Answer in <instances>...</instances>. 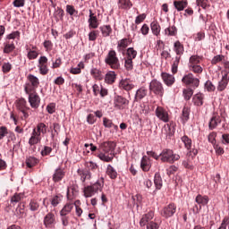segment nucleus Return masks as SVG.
<instances>
[{
    "instance_id": "18",
    "label": "nucleus",
    "mask_w": 229,
    "mask_h": 229,
    "mask_svg": "<svg viewBox=\"0 0 229 229\" xmlns=\"http://www.w3.org/2000/svg\"><path fill=\"white\" fill-rule=\"evenodd\" d=\"M80 191V187L78 184L72 182L67 189V199H74L76 196H78V192Z\"/></svg>"
},
{
    "instance_id": "49",
    "label": "nucleus",
    "mask_w": 229,
    "mask_h": 229,
    "mask_svg": "<svg viewBox=\"0 0 229 229\" xmlns=\"http://www.w3.org/2000/svg\"><path fill=\"white\" fill-rule=\"evenodd\" d=\"M66 13H68L71 17H78V10L74 8V5L67 4Z\"/></svg>"
},
{
    "instance_id": "3",
    "label": "nucleus",
    "mask_w": 229,
    "mask_h": 229,
    "mask_svg": "<svg viewBox=\"0 0 229 229\" xmlns=\"http://www.w3.org/2000/svg\"><path fill=\"white\" fill-rule=\"evenodd\" d=\"M105 64L114 71L121 69V62L119 61V57H117V52L115 50H109L105 58Z\"/></svg>"
},
{
    "instance_id": "21",
    "label": "nucleus",
    "mask_w": 229,
    "mask_h": 229,
    "mask_svg": "<svg viewBox=\"0 0 229 229\" xmlns=\"http://www.w3.org/2000/svg\"><path fill=\"white\" fill-rule=\"evenodd\" d=\"M148 96V89L146 87H141L137 89L135 97H134V103H139V101H142L144 98Z\"/></svg>"
},
{
    "instance_id": "44",
    "label": "nucleus",
    "mask_w": 229,
    "mask_h": 229,
    "mask_svg": "<svg viewBox=\"0 0 229 229\" xmlns=\"http://www.w3.org/2000/svg\"><path fill=\"white\" fill-rule=\"evenodd\" d=\"M130 46V38H123L118 41L117 49L118 51L124 50Z\"/></svg>"
},
{
    "instance_id": "11",
    "label": "nucleus",
    "mask_w": 229,
    "mask_h": 229,
    "mask_svg": "<svg viewBox=\"0 0 229 229\" xmlns=\"http://www.w3.org/2000/svg\"><path fill=\"white\" fill-rule=\"evenodd\" d=\"M182 83L184 85H189L190 87H199V79L194 77V74L188 73L185 74L182 79Z\"/></svg>"
},
{
    "instance_id": "59",
    "label": "nucleus",
    "mask_w": 229,
    "mask_h": 229,
    "mask_svg": "<svg viewBox=\"0 0 229 229\" xmlns=\"http://www.w3.org/2000/svg\"><path fill=\"white\" fill-rule=\"evenodd\" d=\"M9 130L6 126H1L0 127V140H3L4 137H6L9 133Z\"/></svg>"
},
{
    "instance_id": "39",
    "label": "nucleus",
    "mask_w": 229,
    "mask_h": 229,
    "mask_svg": "<svg viewBox=\"0 0 229 229\" xmlns=\"http://www.w3.org/2000/svg\"><path fill=\"white\" fill-rule=\"evenodd\" d=\"M154 183L156 186V189L157 191H160L163 186V181H162V176L160 175V173H156L154 176Z\"/></svg>"
},
{
    "instance_id": "16",
    "label": "nucleus",
    "mask_w": 229,
    "mask_h": 229,
    "mask_svg": "<svg viewBox=\"0 0 229 229\" xmlns=\"http://www.w3.org/2000/svg\"><path fill=\"white\" fill-rule=\"evenodd\" d=\"M38 68L39 72L42 74V76H46L47 72H49V69L47 68V57L41 56L38 59Z\"/></svg>"
},
{
    "instance_id": "10",
    "label": "nucleus",
    "mask_w": 229,
    "mask_h": 229,
    "mask_svg": "<svg viewBox=\"0 0 229 229\" xmlns=\"http://www.w3.org/2000/svg\"><path fill=\"white\" fill-rule=\"evenodd\" d=\"M177 208L178 207L174 202L165 206L161 210L162 217H165V219H169V217H173V216L176 214Z\"/></svg>"
},
{
    "instance_id": "19",
    "label": "nucleus",
    "mask_w": 229,
    "mask_h": 229,
    "mask_svg": "<svg viewBox=\"0 0 229 229\" xmlns=\"http://www.w3.org/2000/svg\"><path fill=\"white\" fill-rule=\"evenodd\" d=\"M88 22L89 30H98V28H99V21L98 20V16H95L94 13H92V10L90 9Z\"/></svg>"
},
{
    "instance_id": "48",
    "label": "nucleus",
    "mask_w": 229,
    "mask_h": 229,
    "mask_svg": "<svg viewBox=\"0 0 229 229\" xmlns=\"http://www.w3.org/2000/svg\"><path fill=\"white\" fill-rule=\"evenodd\" d=\"M180 60H182L181 56L176 55L174 61L172 64V73L176 74L178 72V65H180Z\"/></svg>"
},
{
    "instance_id": "2",
    "label": "nucleus",
    "mask_w": 229,
    "mask_h": 229,
    "mask_svg": "<svg viewBox=\"0 0 229 229\" xmlns=\"http://www.w3.org/2000/svg\"><path fill=\"white\" fill-rule=\"evenodd\" d=\"M46 133H47V125L44 123H38L32 130L30 138L29 139L30 146L39 144L42 141V135H46Z\"/></svg>"
},
{
    "instance_id": "40",
    "label": "nucleus",
    "mask_w": 229,
    "mask_h": 229,
    "mask_svg": "<svg viewBox=\"0 0 229 229\" xmlns=\"http://www.w3.org/2000/svg\"><path fill=\"white\" fill-rule=\"evenodd\" d=\"M102 37H110L112 35V27L110 25H103L99 27Z\"/></svg>"
},
{
    "instance_id": "23",
    "label": "nucleus",
    "mask_w": 229,
    "mask_h": 229,
    "mask_svg": "<svg viewBox=\"0 0 229 229\" xmlns=\"http://www.w3.org/2000/svg\"><path fill=\"white\" fill-rule=\"evenodd\" d=\"M163 135L171 139L174 135V125L173 123H166L162 129Z\"/></svg>"
},
{
    "instance_id": "31",
    "label": "nucleus",
    "mask_w": 229,
    "mask_h": 229,
    "mask_svg": "<svg viewBox=\"0 0 229 229\" xmlns=\"http://www.w3.org/2000/svg\"><path fill=\"white\" fill-rule=\"evenodd\" d=\"M140 167L142 171L145 173H148L149 169H151V164L149 163V158H148V156H143L140 162Z\"/></svg>"
},
{
    "instance_id": "38",
    "label": "nucleus",
    "mask_w": 229,
    "mask_h": 229,
    "mask_svg": "<svg viewBox=\"0 0 229 229\" xmlns=\"http://www.w3.org/2000/svg\"><path fill=\"white\" fill-rule=\"evenodd\" d=\"M106 174L109 176L111 180L117 179V171H115L114 167L112 165H108L106 168Z\"/></svg>"
},
{
    "instance_id": "24",
    "label": "nucleus",
    "mask_w": 229,
    "mask_h": 229,
    "mask_svg": "<svg viewBox=\"0 0 229 229\" xmlns=\"http://www.w3.org/2000/svg\"><path fill=\"white\" fill-rule=\"evenodd\" d=\"M218 124H221V116L217 114H214L209 120L208 128L209 130H216Z\"/></svg>"
},
{
    "instance_id": "35",
    "label": "nucleus",
    "mask_w": 229,
    "mask_h": 229,
    "mask_svg": "<svg viewBox=\"0 0 229 229\" xmlns=\"http://www.w3.org/2000/svg\"><path fill=\"white\" fill-rule=\"evenodd\" d=\"M165 35H166V37H176V35H178V29L174 25L169 26L165 29Z\"/></svg>"
},
{
    "instance_id": "20",
    "label": "nucleus",
    "mask_w": 229,
    "mask_h": 229,
    "mask_svg": "<svg viewBox=\"0 0 229 229\" xmlns=\"http://www.w3.org/2000/svg\"><path fill=\"white\" fill-rule=\"evenodd\" d=\"M161 78L165 83V85H166V87H173V85H174L176 79L174 78V75H172L170 73L167 72H162L161 73Z\"/></svg>"
},
{
    "instance_id": "7",
    "label": "nucleus",
    "mask_w": 229,
    "mask_h": 229,
    "mask_svg": "<svg viewBox=\"0 0 229 229\" xmlns=\"http://www.w3.org/2000/svg\"><path fill=\"white\" fill-rule=\"evenodd\" d=\"M199 64H201V57L199 55H191L188 64L189 70L194 74H201L203 67Z\"/></svg>"
},
{
    "instance_id": "45",
    "label": "nucleus",
    "mask_w": 229,
    "mask_h": 229,
    "mask_svg": "<svg viewBox=\"0 0 229 229\" xmlns=\"http://www.w3.org/2000/svg\"><path fill=\"white\" fill-rule=\"evenodd\" d=\"M25 164H26L27 167L31 169V167H35V165H37V164H38V160L37 159V157H27Z\"/></svg>"
},
{
    "instance_id": "51",
    "label": "nucleus",
    "mask_w": 229,
    "mask_h": 229,
    "mask_svg": "<svg viewBox=\"0 0 229 229\" xmlns=\"http://www.w3.org/2000/svg\"><path fill=\"white\" fill-rule=\"evenodd\" d=\"M90 74L95 78V80H103V72L100 70L93 68L90 71Z\"/></svg>"
},
{
    "instance_id": "29",
    "label": "nucleus",
    "mask_w": 229,
    "mask_h": 229,
    "mask_svg": "<svg viewBox=\"0 0 229 229\" xmlns=\"http://www.w3.org/2000/svg\"><path fill=\"white\" fill-rule=\"evenodd\" d=\"M90 186L93 188L95 192H98V191L99 192H103V187H105V178L101 177L96 182L90 184Z\"/></svg>"
},
{
    "instance_id": "34",
    "label": "nucleus",
    "mask_w": 229,
    "mask_h": 229,
    "mask_svg": "<svg viewBox=\"0 0 229 229\" xmlns=\"http://www.w3.org/2000/svg\"><path fill=\"white\" fill-rule=\"evenodd\" d=\"M203 99H205V95L201 93H198L192 98V101L196 106H203Z\"/></svg>"
},
{
    "instance_id": "64",
    "label": "nucleus",
    "mask_w": 229,
    "mask_h": 229,
    "mask_svg": "<svg viewBox=\"0 0 229 229\" xmlns=\"http://www.w3.org/2000/svg\"><path fill=\"white\" fill-rule=\"evenodd\" d=\"M229 226V216H225L218 229H226Z\"/></svg>"
},
{
    "instance_id": "43",
    "label": "nucleus",
    "mask_w": 229,
    "mask_h": 229,
    "mask_svg": "<svg viewBox=\"0 0 229 229\" xmlns=\"http://www.w3.org/2000/svg\"><path fill=\"white\" fill-rule=\"evenodd\" d=\"M83 192H84L85 198H92L93 195L98 193L91 185L86 186L84 188Z\"/></svg>"
},
{
    "instance_id": "53",
    "label": "nucleus",
    "mask_w": 229,
    "mask_h": 229,
    "mask_svg": "<svg viewBox=\"0 0 229 229\" xmlns=\"http://www.w3.org/2000/svg\"><path fill=\"white\" fill-rule=\"evenodd\" d=\"M192 94H194V91L190 88L182 91V96L186 101H189L192 98Z\"/></svg>"
},
{
    "instance_id": "50",
    "label": "nucleus",
    "mask_w": 229,
    "mask_h": 229,
    "mask_svg": "<svg viewBox=\"0 0 229 229\" xmlns=\"http://www.w3.org/2000/svg\"><path fill=\"white\" fill-rule=\"evenodd\" d=\"M29 208L31 212H37V210H38V208H40V204L38 203V200L31 199L29 204Z\"/></svg>"
},
{
    "instance_id": "1",
    "label": "nucleus",
    "mask_w": 229,
    "mask_h": 229,
    "mask_svg": "<svg viewBox=\"0 0 229 229\" xmlns=\"http://www.w3.org/2000/svg\"><path fill=\"white\" fill-rule=\"evenodd\" d=\"M115 148V143L114 141H104L98 146V153L95 154V157H98L103 162H112L114 157L106 156V153L111 152Z\"/></svg>"
},
{
    "instance_id": "15",
    "label": "nucleus",
    "mask_w": 229,
    "mask_h": 229,
    "mask_svg": "<svg viewBox=\"0 0 229 229\" xmlns=\"http://www.w3.org/2000/svg\"><path fill=\"white\" fill-rule=\"evenodd\" d=\"M156 115L157 119L163 121V123H169V113L164 107L157 106L156 109Z\"/></svg>"
},
{
    "instance_id": "54",
    "label": "nucleus",
    "mask_w": 229,
    "mask_h": 229,
    "mask_svg": "<svg viewBox=\"0 0 229 229\" xmlns=\"http://www.w3.org/2000/svg\"><path fill=\"white\" fill-rule=\"evenodd\" d=\"M24 199V193H15L12 199V203H19V201H22Z\"/></svg>"
},
{
    "instance_id": "61",
    "label": "nucleus",
    "mask_w": 229,
    "mask_h": 229,
    "mask_svg": "<svg viewBox=\"0 0 229 229\" xmlns=\"http://www.w3.org/2000/svg\"><path fill=\"white\" fill-rule=\"evenodd\" d=\"M13 49H15V45L13 43H7L4 46V53H6V54L12 53Z\"/></svg>"
},
{
    "instance_id": "28",
    "label": "nucleus",
    "mask_w": 229,
    "mask_h": 229,
    "mask_svg": "<svg viewBox=\"0 0 229 229\" xmlns=\"http://www.w3.org/2000/svg\"><path fill=\"white\" fill-rule=\"evenodd\" d=\"M174 51L176 54L177 56H180L182 58V55L185 53V47H183V44L180 42V40H177L174 43Z\"/></svg>"
},
{
    "instance_id": "55",
    "label": "nucleus",
    "mask_w": 229,
    "mask_h": 229,
    "mask_svg": "<svg viewBox=\"0 0 229 229\" xmlns=\"http://www.w3.org/2000/svg\"><path fill=\"white\" fill-rule=\"evenodd\" d=\"M220 62H225V55H217L211 60L212 65H217V64H220Z\"/></svg>"
},
{
    "instance_id": "17",
    "label": "nucleus",
    "mask_w": 229,
    "mask_h": 229,
    "mask_svg": "<svg viewBox=\"0 0 229 229\" xmlns=\"http://www.w3.org/2000/svg\"><path fill=\"white\" fill-rule=\"evenodd\" d=\"M119 87L122 90L130 92V90H133V89H135V84H133V81L130 79H123L119 83Z\"/></svg>"
},
{
    "instance_id": "60",
    "label": "nucleus",
    "mask_w": 229,
    "mask_h": 229,
    "mask_svg": "<svg viewBox=\"0 0 229 229\" xmlns=\"http://www.w3.org/2000/svg\"><path fill=\"white\" fill-rule=\"evenodd\" d=\"M16 214L19 217H24V216H26V210L24 209V205L22 206H19L16 208Z\"/></svg>"
},
{
    "instance_id": "4",
    "label": "nucleus",
    "mask_w": 229,
    "mask_h": 229,
    "mask_svg": "<svg viewBox=\"0 0 229 229\" xmlns=\"http://www.w3.org/2000/svg\"><path fill=\"white\" fill-rule=\"evenodd\" d=\"M148 90L149 94H154V96H157L158 98H164V94L165 93L164 84L157 79H153L150 81Z\"/></svg>"
},
{
    "instance_id": "58",
    "label": "nucleus",
    "mask_w": 229,
    "mask_h": 229,
    "mask_svg": "<svg viewBox=\"0 0 229 229\" xmlns=\"http://www.w3.org/2000/svg\"><path fill=\"white\" fill-rule=\"evenodd\" d=\"M98 35H99V30H91L89 33V40L90 42H95V40H97Z\"/></svg>"
},
{
    "instance_id": "27",
    "label": "nucleus",
    "mask_w": 229,
    "mask_h": 229,
    "mask_svg": "<svg viewBox=\"0 0 229 229\" xmlns=\"http://www.w3.org/2000/svg\"><path fill=\"white\" fill-rule=\"evenodd\" d=\"M174 6L177 12H183L187 6H189V1L187 0H175L174 1Z\"/></svg>"
},
{
    "instance_id": "8",
    "label": "nucleus",
    "mask_w": 229,
    "mask_h": 229,
    "mask_svg": "<svg viewBox=\"0 0 229 229\" xmlns=\"http://www.w3.org/2000/svg\"><path fill=\"white\" fill-rule=\"evenodd\" d=\"M16 108L22 114V116L21 117V121H26V119L30 117V114H28L30 107H28V102L24 98L16 100Z\"/></svg>"
},
{
    "instance_id": "6",
    "label": "nucleus",
    "mask_w": 229,
    "mask_h": 229,
    "mask_svg": "<svg viewBox=\"0 0 229 229\" xmlns=\"http://www.w3.org/2000/svg\"><path fill=\"white\" fill-rule=\"evenodd\" d=\"M159 158L167 164H174L180 158V155L174 154V151L170 148H164L159 154Z\"/></svg>"
},
{
    "instance_id": "13",
    "label": "nucleus",
    "mask_w": 229,
    "mask_h": 229,
    "mask_svg": "<svg viewBox=\"0 0 229 229\" xmlns=\"http://www.w3.org/2000/svg\"><path fill=\"white\" fill-rule=\"evenodd\" d=\"M29 96V103L31 108H38L40 106V96L37 91H30V93H26Z\"/></svg>"
},
{
    "instance_id": "52",
    "label": "nucleus",
    "mask_w": 229,
    "mask_h": 229,
    "mask_svg": "<svg viewBox=\"0 0 229 229\" xmlns=\"http://www.w3.org/2000/svg\"><path fill=\"white\" fill-rule=\"evenodd\" d=\"M127 58L135 60V58H137V50L133 47H129L127 49Z\"/></svg>"
},
{
    "instance_id": "25",
    "label": "nucleus",
    "mask_w": 229,
    "mask_h": 229,
    "mask_svg": "<svg viewBox=\"0 0 229 229\" xmlns=\"http://www.w3.org/2000/svg\"><path fill=\"white\" fill-rule=\"evenodd\" d=\"M77 174L80 175L81 182H82V183H85L87 180H90V178H92V174L87 169H78Z\"/></svg>"
},
{
    "instance_id": "33",
    "label": "nucleus",
    "mask_w": 229,
    "mask_h": 229,
    "mask_svg": "<svg viewBox=\"0 0 229 229\" xmlns=\"http://www.w3.org/2000/svg\"><path fill=\"white\" fill-rule=\"evenodd\" d=\"M228 87V75L225 74L222 77V80L218 82L217 90L223 92L225 89Z\"/></svg>"
},
{
    "instance_id": "14",
    "label": "nucleus",
    "mask_w": 229,
    "mask_h": 229,
    "mask_svg": "<svg viewBox=\"0 0 229 229\" xmlns=\"http://www.w3.org/2000/svg\"><path fill=\"white\" fill-rule=\"evenodd\" d=\"M43 223L46 228H55L56 225V216H55V213H47L44 217Z\"/></svg>"
},
{
    "instance_id": "47",
    "label": "nucleus",
    "mask_w": 229,
    "mask_h": 229,
    "mask_svg": "<svg viewBox=\"0 0 229 229\" xmlns=\"http://www.w3.org/2000/svg\"><path fill=\"white\" fill-rule=\"evenodd\" d=\"M62 199H64V196H62V194L55 195L50 200L52 207H58V205L62 203Z\"/></svg>"
},
{
    "instance_id": "41",
    "label": "nucleus",
    "mask_w": 229,
    "mask_h": 229,
    "mask_svg": "<svg viewBox=\"0 0 229 229\" xmlns=\"http://www.w3.org/2000/svg\"><path fill=\"white\" fill-rule=\"evenodd\" d=\"M103 124L105 126V128H114V130H115V131H117L119 130V126L115 125L114 123V122H112V120L104 117L103 118Z\"/></svg>"
},
{
    "instance_id": "9",
    "label": "nucleus",
    "mask_w": 229,
    "mask_h": 229,
    "mask_svg": "<svg viewBox=\"0 0 229 229\" xmlns=\"http://www.w3.org/2000/svg\"><path fill=\"white\" fill-rule=\"evenodd\" d=\"M114 106L116 110H126L130 106V100L121 95H116L114 98Z\"/></svg>"
},
{
    "instance_id": "12",
    "label": "nucleus",
    "mask_w": 229,
    "mask_h": 229,
    "mask_svg": "<svg viewBox=\"0 0 229 229\" xmlns=\"http://www.w3.org/2000/svg\"><path fill=\"white\" fill-rule=\"evenodd\" d=\"M182 142H183L184 144V148L186 149H188V151H190L188 153V155H190V157H196V155H198V149L193 148L192 150H191L192 148V140H191V138H189V136L184 135L181 138Z\"/></svg>"
},
{
    "instance_id": "37",
    "label": "nucleus",
    "mask_w": 229,
    "mask_h": 229,
    "mask_svg": "<svg viewBox=\"0 0 229 229\" xmlns=\"http://www.w3.org/2000/svg\"><path fill=\"white\" fill-rule=\"evenodd\" d=\"M133 6V4L131 0H119L118 1V7L122 10H130Z\"/></svg>"
},
{
    "instance_id": "36",
    "label": "nucleus",
    "mask_w": 229,
    "mask_h": 229,
    "mask_svg": "<svg viewBox=\"0 0 229 229\" xmlns=\"http://www.w3.org/2000/svg\"><path fill=\"white\" fill-rule=\"evenodd\" d=\"M74 208V203L72 202H67L63 208L60 210L59 214H64L68 216V214H71L72 212V209Z\"/></svg>"
},
{
    "instance_id": "32",
    "label": "nucleus",
    "mask_w": 229,
    "mask_h": 229,
    "mask_svg": "<svg viewBox=\"0 0 229 229\" xmlns=\"http://www.w3.org/2000/svg\"><path fill=\"white\" fill-rule=\"evenodd\" d=\"M117 79V74H115V72H108L106 74L105 77V81L106 83H107L108 85H113V83H115V80Z\"/></svg>"
},
{
    "instance_id": "62",
    "label": "nucleus",
    "mask_w": 229,
    "mask_h": 229,
    "mask_svg": "<svg viewBox=\"0 0 229 229\" xmlns=\"http://www.w3.org/2000/svg\"><path fill=\"white\" fill-rule=\"evenodd\" d=\"M60 216H61V221H62L63 226H68L69 225V217L67 216V215H65L64 213H60Z\"/></svg>"
},
{
    "instance_id": "42",
    "label": "nucleus",
    "mask_w": 229,
    "mask_h": 229,
    "mask_svg": "<svg viewBox=\"0 0 229 229\" xmlns=\"http://www.w3.org/2000/svg\"><path fill=\"white\" fill-rule=\"evenodd\" d=\"M190 115H191V108L189 106H184L182 108V113L181 116L182 121L183 123H187V121H189L190 119Z\"/></svg>"
},
{
    "instance_id": "57",
    "label": "nucleus",
    "mask_w": 229,
    "mask_h": 229,
    "mask_svg": "<svg viewBox=\"0 0 229 229\" xmlns=\"http://www.w3.org/2000/svg\"><path fill=\"white\" fill-rule=\"evenodd\" d=\"M124 67L127 71H131L133 69V59L126 57L124 61Z\"/></svg>"
},
{
    "instance_id": "30",
    "label": "nucleus",
    "mask_w": 229,
    "mask_h": 229,
    "mask_svg": "<svg viewBox=\"0 0 229 229\" xmlns=\"http://www.w3.org/2000/svg\"><path fill=\"white\" fill-rule=\"evenodd\" d=\"M64 176H65V172H64L62 168H57L53 174V182H55V183L58 182H62Z\"/></svg>"
},
{
    "instance_id": "56",
    "label": "nucleus",
    "mask_w": 229,
    "mask_h": 229,
    "mask_svg": "<svg viewBox=\"0 0 229 229\" xmlns=\"http://www.w3.org/2000/svg\"><path fill=\"white\" fill-rule=\"evenodd\" d=\"M197 6H200V8H203V10H206L210 6V4H208V0H196Z\"/></svg>"
},
{
    "instance_id": "63",
    "label": "nucleus",
    "mask_w": 229,
    "mask_h": 229,
    "mask_svg": "<svg viewBox=\"0 0 229 229\" xmlns=\"http://www.w3.org/2000/svg\"><path fill=\"white\" fill-rule=\"evenodd\" d=\"M43 46L46 51H53V42L51 40H45Z\"/></svg>"
},
{
    "instance_id": "46",
    "label": "nucleus",
    "mask_w": 229,
    "mask_h": 229,
    "mask_svg": "<svg viewBox=\"0 0 229 229\" xmlns=\"http://www.w3.org/2000/svg\"><path fill=\"white\" fill-rule=\"evenodd\" d=\"M196 203L198 205H208V196H202V195H198L195 199Z\"/></svg>"
},
{
    "instance_id": "5",
    "label": "nucleus",
    "mask_w": 229,
    "mask_h": 229,
    "mask_svg": "<svg viewBox=\"0 0 229 229\" xmlns=\"http://www.w3.org/2000/svg\"><path fill=\"white\" fill-rule=\"evenodd\" d=\"M38 85H40V80H38V77L33 74H29L27 76V82L24 86L25 94H30V92H37Z\"/></svg>"
},
{
    "instance_id": "22",
    "label": "nucleus",
    "mask_w": 229,
    "mask_h": 229,
    "mask_svg": "<svg viewBox=\"0 0 229 229\" xmlns=\"http://www.w3.org/2000/svg\"><path fill=\"white\" fill-rule=\"evenodd\" d=\"M155 217V213L153 211H149L148 213L142 216L140 225V226H146L148 223H153L152 219Z\"/></svg>"
},
{
    "instance_id": "26",
    "label": "nucleus",
    "mask_w": 229,
    "mask_h": 229,
    "mask_svg": "<svg viewBox=\"0 0 229 229\" xmlns=\"http://www.w3.org/2000/svg\"><path fill=\"white\" fill-rule=\"evenodd\" d=\"M150 30L155 37H160V31H162V28L160 27V23H158V21L154 20L150 23Z\"/></svg>"
}]
</instances>
